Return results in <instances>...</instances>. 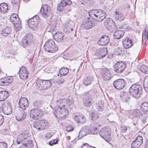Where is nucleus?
I'll return each instance as SVG.
<instances>
[{
    "label": "nucleus",
    "instance_id": "obj_1",
    "mask_svg": "<svg viewBox=\"0 0 148 148\" xmlns=\"http://www.w3.org/2000/svg\"><path fill=\"white\" fill-rule=\"evenodd\" d=\"M89 16L92 18L88 17L86 19L81 25V27L84 29H89L93 28L95 26V21H102L106 16V12L101 10H92L89 12Z\"/></svg>",
    "mask_w": 148,
    "mask_h": 148
},
{
    "label": "nucleus",
    "instance_id": "obj_2",
    "mask_svg": "<svg viewBox=\"0 0 148 148\" xmlns=\"http://www.w3.org/2000/svg\"><path fill=\"white\" fill-rule=\"evenodd\" d=\"M74 103V100L68 99H61L58 101L56 103L57 107L54 111V114L58 119H63L65 118L69 114L68 110L64 108L71 106Z\"/></svg>",
    "mask_w": 148,
    "mask_h": 148
},
{
    "label": "nucleus",
    "instance_id": "obj_3",
    "mask_svg": "<svg viewBox=\"0 0 148 148\" xmlns=\"http://www.w3.org/2000/svg\"><path fill=\"white\" fill-rule=\"evenodd\" d=\"M142 91V87L139 84H134L130 87V94L133 97L136 99L140 97Z\"/></svg>",
    "mask_w": 148,
    "mask_h": 148
},
{
    "label": "nucleus",
    "instance_id": "obj_4",
    "mask_svg": "<svg viewBox=\"0 0 148 148\" xmlns=\"http://www.w3.org/2000/svg\"><path fill=\"white\" fill-rule=\"evenodd\" d=\"M43 48L45 51L51 53H54L58 49L55 42L52 40H49L47 41L44 46Z\"/></svg>",
    "mask_w": 148,
    "mask_h": 148
},
{
    "label": "nucleus",
    "instance_id": "obj_5",
    "mask_svg": "<svg viewBox=\"0 0 148 148\" xmlns=\"http://www.w3.org/2000/svg\"><path fill=\"white\" fill-rule=\"evenodd\" d=\"M43 110L39 108L32 109L29 112V116L31 118L37 120L43 115Z\"/></svg>",
    "mask_w": 148,
    "mask_h": 148
},
{
    "label": "nucleus",
    "instance_id": "obj_6",
    "mask_svg": "<svg viewBox=\"0 0 148 148\" xmlns=\"http://www.w3.org/2000/svg\"><path fill=\"white\" fill-rule=\"evenodd\" d=\"M99 134L107 142L111 140L110 129L106 127H103L99 131Z\"/></svg>",
    "mask_w": 148,
    "mask_h": 148
},
{
    "label": "nucleus",
    "instance_id": "obj_7",
    "mask_svg": "<svg viewBox=\"0 0 148 148\" xmlns=\"http://www.w3.org/2000/svg\"><path fill=\"white\" fill-rule=\"evenodd\" d=\"M39 18L38 15H36L29 19L27 22L29 27L33 30L37 29L36 25L37 23V19Z\"/></svg>",
    "mask_w": 148,
    "mask_h": 148
},
{
    "label": "nucleus",
    "instance_id": "obj_8",
    "mask_svg": "<svg viewBox=\"0 0 148 148\" xmlns=\"http://www.w3.org/2000/svg\"><path fill=\"white\" fill-rule=\"evenodd\" d=\"M108 50L105 47L99 48L97 49L95 53V56H97V59H101L105 57L107 54Z\"/></svg>",
    "mask_w": 148,
    "mask_h": 148
},
{
    "label": "nucleus",
    "instance_id": "obj_9",
    "mask_svg": "<svg viewBox=\"0 0 148 148\" xmlns=\"http://www.w3.org/2000/svg\"><path fill=\"white\" fill-rule=\"evenodd\" d=\"M83 103L84 105L87 107H89L92 105V96L89 92L84 93Z\"/></svg>",
    "mask_w": 148,
    "mask_h": 148
},
{
    "label": "nucleus",
    "instance_id": "obj_10",
    "mask_svg": "<svg viewBox=\"0 0 148 148\" xmlns=\"http://www.w3.org/2000/svg\"><path fill=\"white\" fill-rule=\"evenodd\" d=\"M126 66L125 64L122 62L116 63L114 67L113 70L117 73H121L122 72Z\"/></svg>",
    "mask_w": 148,
    "mask_h": 148
},
{
    "label": "nucleus",
    "instance_id": "obj_11",
    "mask_svg": "<svg viewBox=\"0 0 148 148\" xmlns=\"http://www.w3.org/2000/svg\"><path fill=\"white\" fill-rule=\"evenodd\" d=\"M2 109L3 112L5 114L9 115L12 112V109L9 101H6L3 103Z\"/></svg>",
    "mask_w": 148,
    "mask_h": 148
},
{
    "label": "nucleus",
    "instance_id": "obj_12",
    "mask_svg": "<svg viewBox=\"0 0 148 148\" xmlns=\"http://www.w3.org/2000/svg\"><path fill=\"white\" fill-rule=\"evenodd\" d=\"M101 73L102 77L103 80L105 81L109 80L112 77L111 73L107 68L102 69Z\"/></svg>",
    "mask_w": 148,
    "mask_h": 148
},
{
    "label": "nucleus",
    "instance_id": "obj_13",
    "mask_svg": "<svg viewBox=\"0 0 148 148\" xmlns=\"http://www.w3.org/2000/svg\"><path fill=\"white\" fill-rule=\"evenodd\" d=\"M51 10L50 7L47 5L45 4L42 6L40 10V13L41 15L46 18L49 16Z\"/></svg>",
    "mask_w": 148,
    "mask_h": 148
},
{
    "label": "nucleus",
    "instance_id": "obj_14",
    "mask_svg": "<svg viewBox=\"0 0 148 148\" xmlns=\"http://www.w3.org/2000/svg\"><path fill=\"white\" fill-rule=\"evenodd\" d=\"M125 81L123 79H119L114 81L113 85L114 87L117 89H121L125 86Z\"/></svg>",
    "mask_w": 148,
    "mask_h": 148
},
{
    "label": "nucleus",
    "instance_id": "obj_15",
    "mask_svg": "<svg viewBox=\"0 0 148 148\" xmlns=\"http://www.w3.org/2000/svg\"><path fill=\"white\" fill-rule=\"evenodd\" d=\"M19 74L20 78L22 79H25L27 78L28 76V71L27 68L25 66H22L20 69L18 73Z\"/></svg>",
    "mask_w": 148,
    "mask_h": 148
},
{
    "label": "nucleus",
    "instance_id": "obj_16",
    "mask_svg": "<svg viewBox=\"0 0 148 148\" xmlns=\"http://www.w3.org/2000/svg\"><path fill=\"white\" fill-rule=\"evenodd\" d=\"M72 2L70 0H62L61 2L57 6V10L59 11H62L64 7L67 5H70Z\"/></svg>",
    "mask_w": 148,
    "mask_h": 148
},
{
    "label": "nucleus",
    "instance_id": "obj_17",
    "mask_svg": "<svg viewBox=\"0 0 148 148\" xmlns=\"http://www.w3.org/2000/svg\"><path fill=\"white\" fill-rule=\"evenodd\" d=\"M16 15L13 14L12 15L10 18V21L12 22L14 25L17 24H19V27H18L16 25V29L18 30H20L21 28V22L19 20V18H18V21H17V19L16 17Z\"/></svg>",
    "mask_w": 148,
    "mask_h": 148
},
{
    "label": "nucleus",
    "instance_id": "obj_18",
    "mask_svg": "<svg viewBox=\"0 0 148 148\" xmlns=\"http://www.w3.org/2000/svg\"><path fill=\"white\" fill-rule=\"evenodd\" d=\"M18 105L20 108L25 110L28 106V100L25 97H22L19 99Z\"/></svg>",
    "mask_w": 148,
    "mask_h": 148
},
{
    "label": "nucleus",
    "instance_id": "obj_19",
    "mask_svg": "<svg viewBox=\"0 0 148 148\" xmlns=\"http://www.w3.org/2000/svg\"><path fill=\"white\" fill-rule=\"evenodd\" d=\"M13 81V79L11 77H6L0 79V85L6 86L8 85Z\"/></svg>",
    "mask_w": 148,
    "mask_h": 148
},
{
    "label": "nucleus",
    "instance_id": "obj_20",
    "mask_svg": "<svg viewBox=\"0 0 148 148\" xmlns=\"http://www.w3.org/2000/svg\"><path fill=\"white\" fill-rule=\"evenodd\" d=\"M109 37L106 35H103L98 42L99 45L105 46L109 42Z\"/></svg>",
    "mask_w": 148,
    "mask_h": 148
},
{
    "label": "nucleus",
    "instance_id": "obj_21",
    "mask_svg": "<svg viewBox=\"0 0 148 148\" xmlns=\"http://www.w3.org/2000/svg\"><path fill=\"white\" fill-rule=\"evenodd\" d=\"M89 134V129L88 127L86 126H84L82 127L80 130L78 137L79 139H81L83 137Z\"/></svg>",
    "mask_w": 148,
    "mask_h": 148
},
{
    "label": "nucleus",
    "instance_id": "obj_22",
    "mask_svg": "<svg viewBox=\"0 0 148 148\" xmlns=\"http://www.w3.org/2000/svg\"><path fill=\"white\" fill-rule=\"evenodd\" d=\"M27 136L23 134L22 133L17 136L16 143L17 144L20 145L27 141Z\"/></svg>",
    "mask_w": 148,
    "mask_h": 148
},
{
    "label": "nucleus",
    "instance_id": "obj_23",
    "mask_svg": "<svg viewBox=\"0 0 148 148\" xmlns=\"http://www.w3.org/2000/svg\"><path fill=\"white\" fill-rule=\"evenodd\" d=\"M64 36L63 34L60 32L56 33L53 36L55 40L58 42L62 41Z\"/></svg>",
    "mask_w": 148,
    "mask_h": 148
},
{
    "label": "nucleus",
    "instance_id": "obj_24",
    "mask_svg": "<svg viewBox=\"0 0 148 148\" xmlns=\"http://www.w3.org/2000/svg\"><path fill=\"white\" fill-rule=\"evenodd\" d=\"M74 120L78 123L81 124L84 123L86 121V119L84 117V116L82 114H78L76 115L74 118Z\"/></svg>",
    "mask_w": 148,
    "mask_h": 148
},
{
    "label": "nucleus",
    "instance_id": "obj_25",
    "mask_svg": "<svg viewBox=\"0 0 148 148\" xmlns=\"http://www.w3.org/2000/svg\"><path fill=\"white\" fill-rule=\"evenodd\" d=\"M123 47L126 49V52L129 53V48H130V42L129 38L128 37L124 38L123 41Z\"/></svg>",
    "mask_w": 148,
    "mask_h": 148
},
{
    "label": "nucleus",
    "instance_id": "obj_26",
    "mask_svg": "<svg viewBox=\"0 0 148 148\" xmlns=\"http://www.w3.org/2000/svg\"><path fill=\"white\" fill-rule=\"evenodd\" d=\"M9 92L6 90L0 91V101L5 100L9 96Z\"/></svg>",
    "mask_w": 148,
    "mask_h": 148
},
{
    "label": "nucleus",
    "instance_id": "obj_27",
    "mask_svg": "<svg viewBox=\"0 0 148 148\" xmlns=\"http://www.w3.org/2000/svg\"><path fill=\"white\" fill-rule=\"evenodd\" d=\"M8 10V6L5 3H2L0 4V12L3 13H5Z\"/></svg>",
    "mask_w": 148,
    "mask_h": 148
},
{
    "label": "nucleus",
    "instance_id": "obj_28",
    "mask_svg": "<svg viewBox=\"0 0 148 148\" xmlns=\"http://www.w3.org/2000/svg\"><path fill=\"white\" fill-rule=\"evenodd\" d=\"M144 114H143L140 110L138 109L134 110L132 113V114L134 116L139 119L143 116Z\"/></svg>",
    "mask_w": 148,
    "mask_h": 148
},
{
    "label": "nucleus",
    "instance_id": "obj_29",
    "mask_svg": "<svg viewBox=\"0 0 148 148\" xmlns=\"http://www.w3.org/2000/svg\"><path fill=\"white\" fill-rule=\"evenodd\" d=\"M16 118L18 121H21L24 120L26 118V115L19 111L16 115Z\"/></svg>",
    "mask_w": 148,
    "mask_h": 148
},
{
    "label": "nucleus",
    "instance_id": "obj_30",
    "mask_svg": "<svg viewBox=\"0 0 148 148\" xmlns=\"http://www.w3.org/2000/svg\"><path fill=\"white\" fill-rule=\"evenodd\" d=\"M12 29L10 27H6L3 29L1 34L2 35L6 36L10 33Z\"/></svg>",
    "mask_w": 148,
    "mask_h": 148
},
{
    "label": "nucleus",
    "instance_id": "obj_31",
    "mask_svg": "<svg viewBox=\"0 0 148 148\" xmlns=\"http://www.w3.org/2000/svg\"><path fill=\"white\" fill-rule=\"evenodd\" d=\"M124 34V32L123 31L118 30L115 32L114 35L116 38L119 39L123 36Z\"/></svg>",
    "mask_w": 148,
    "mask_h": 148
},
{
    "label": "nucleus",
    "instance_id": "obj_32",
    "mask_svg": "<svg viewBox=\"0 0 148 148\" xmlns=\"http://www.w3.org/2000/svg\"><path fill=\"white\" fill-rule=\"evenodd\" d=\"M43 81V89H46L49 88L51 86V82L48 80H44Z\"/></svg>",
    "mask_w": 148,
    "mask_h": 148
},
{
    "label": "nucleus",
    "instance_id": "obj_33",
    "mask_svg": "<svg viewBox=\"0 0 148 148\" xmlns=\"http://www.w3.org/2000/svg\"><path fill=\"white\" fill-rule=\"evenodd\" d=\"M93 81V78L89 76L84 79L83 80V84L84 85L87 86L91 84Z\"/></svg>",
    "mask_w": 148,
    "mask_h": 148
},
{
    "label": "nucleus",
    "instance_id": "obj_34",
    "mask_svg": "<svg viewBox=\"0 0 148 148\" xmlns=\"http://www.w3.org/2000/svg\"><path fill=\"white\" fill-rule=\"evenodd\" d=\"M90 116L92 120H95L98 119L100 116V114L98 112L95 111L90 113Z\"/></svg>",
    "mask_w": 148,
    "mask_h": 148
},
{
    "label": "nucleus",
    "instance_id": "obj_35",
    "mask_svg": "<svg viewBox=\"0 0 148 148\" xmlns=\"http://www.w3.org/2000/svg\"><path fill=\"white\" fill-rule=\"evenodd\" d=\"M141 109L145 113L148 111V102H144L143 103L141 106Z\"/></svg>",
    "mask_w": 148,
    "mask_h": 148
},
{
    "label": "nucleus",
    "instance_id": "obj_36",
    "mask_svg": "<svg viewBox=\"0 0 148 148\" xmlns=\"http://www.w3.org/2000/svg\"><path fill=\"white\" fill-rule=\"evenodd\" d=\"M40 121V130L45 129L48 127V123L47 121L45 120Z\"/></svg>",
    "mask_w": 148,
    "mask_h": 148
},
{
    "label": "nucleus",
    "instance_id": "obj_37",
    "mask_svg": "<svg viewBox=\"0 0 148 148\" xmlns=\"http://www.w3.org/2000/svg\"><path fill=\"white\" fill-rule=\"evenodd\" d=\"M56 26L55 22L51 21L47 27V29L49 30L48 32H51L54 31L56 29Z\"/></svg>",
    "mask_w": 148,
    "mask_h": 148
},
{
    "label": "nucleus",
    "instance_id": "obj_38",
    "mask_svg": "<svg viewBox=\"0 0 148 148\" xmlns=\"http://www.w3.org/2000/svg\"><path fill=\"white\" fill-rule=\"evenodd\" d=\"M69 69L66 67H63L59 70V72L60 76H64L69 72Z\"/></svg>",
    "mask_w": 148,
    "mask_h": 148
},
{
    "label": "nucleus",
    "instance_id": "obj_39",
    "mask_svg": "<svg viewBox=\"0 0 148 148\" xmlns=\"http://www.w3.org/2000/svg\"><path fill=\"white\" fill-rule=\"evenodd\" d=\"M43 81L42 80H37L36 82V88L39 90H43Z\"/></svg>",
    "mask_w": 148,
    "mask_h": 148
},
{
    "label": "nucleus",
    "instance_id": "obj_40",
    "mask_svg": "<svg viewBox=\"0 0 148 148\" xmlns=\"http://www.w3.org/2000/svg\"><path fill=\"white\" fill-rule=\"evenodd\" d=\"M113 23V21L110 18H107L104 22V25L106 27L111 26V23Z\"/></svg>",
    "mask_w": 148,
    "mask_h": 148
},
{
    "label": "nucleus",
    "instance_id": "obj_41",
    "mask_svg": "<svg viewBox=\"0 0 148 148\" xmlns=\"http://www.w3.org/2000/svg\"><path fill=\"white\" fill-rule=\"evenodd\" d=\"M99 132L98 129H97V127H91L89 130V134L94 135L97 134Z\"/></svg>",
    "mask_w": 148,
    "mask_h": 148
},
{
    "label": "nucleus",
    "instance_id": "obj_42",
    "mask_svg": "<svg viewBox=\"0 0 148 148\" xmlns=\"http://www.w3.org/2000/svg\"><path fill=\"white\" fill-rule=\"evenodd\" d=\"M140 70L144 73L148 74V68L145 65L143 64L140 66Z\"/></svg>",
    "mask_w": 148,
    "mask_h": 148
},
{
    "label": "nucleus",
    "instance_id": "obj_43",
    "mask_svg": "<svg viewBox=\"0 0 148 148\" xmlns=\"http://www.w3.org/2000/svg\"><path fill=\"white\" fill-rule=\"evenodd\" d=\"M23 38L28 42H30L32 41L33 36L31 33H27L26 34Z\"/></svg>",
    "mask_w": 148,
    "mask_h": 148
},
{
    "label": "nucleus",
    "instance_id": "obj_44",
    "mask_svg": "<svg viewBox=\"0 0 148 148\" xmlns=\"http://www.w3.org/2000/svg\"><path fill=\"white\" fill-rule=\"evenodd\" d=\"M143 86L145 90L148 92V76H147L144 80Z\"/></svg>",
    "mask_w": 148,
    "mask_h": 148
},
{
    "label": "nucleus",
    "instance_id": "obj_45",
    "mask_svg": "<svg viewBox=\"0 0 148 148\" xmlns=\"http://www.w3.org/2000/svg\"><path fill=\"white\" fill-rule=\"evenodd\" d=\"M116 15H115V18L116 19L119 20L120 21L123 20V15L119 12L116 11Z\"/></svg>",
    "mask_w": 148,
    "mask_h": 148
},
{
    "label": "nucleus",
    "instance_id": "obj_46",
    "mask_svg": "<svg viewBox=\"0 0 148 148\" xmlns=\"http://www.w3.org/2000/svg\"><path fill=\"white\" fill-rule=\"evenodd\" d=\"M96 108L97 110L99 111H102L103 108V106L102 102L96 103Z\"/></svg>",
    "mask_w": 148,
    "mask_h": 148
},
{
    "label": "nucleus",
    "instance_id": "obj_47",
    "mask_svg": "<svg viewBox=\"0 0 148 148\" xmlns=\"http://www.w3.org/2000/svg\"><path fill=\"white\" fill-rule=\"evenodd\" d=\"M40 121H36L33 124L34 128L38 129V131L40 130Z\"/></svg>",
    "mask_w": 148,
    "mask_h": 148
},
{
    "label": "nucleus",
    "instance_id": "obj_48",
    "mask_svg": "<svg viewBox=\"0 0 148 148\" xmlns=\"http://www.w3.org/2000/svg\"><path fill=\"white\" fill-rule=\"evenodd\" d=\"M30 43V42H28L26 40L23 38L21 42V44L22 46L25 47L29 44Z\"/></svg>",
    "mask_w": 148,
    "mask_h": 148
},
{
    "label": "nucleus",
    "instance_id": "obj_49",
    "mask_svg": "<svg viewBox=\"0 0 148 148\" xmlns=\"http://www.w3.org/2000/svg\"><path fill=\"white\" fill-rule=\"evenodd\" d=\"M138 69V66L137 65H135V64L133 62L132 63L131 68V72L136 71Z\"/></svg>",
    "mask_w": 148,
    "mask_h": 148
},
{
    "label": "nucleus",
    "instance_id": "obj_50",
    "mask_svg": "<svg viewBox=\"0 0 148 148\" xmlns=\"http://www.w3.org/2000/svg\"><path fill=\"white\" fill-rule=\"evenodd\" d=\"M11 3L13 5H15L16 8H19V2L16 0H12Z\"/></svg>",
    "mask_w": 148,
    "mask_h": 148
},
{
    "label": "nucleus",
    "instance_id": "obj_51",
    "mask_svg": "<svg viewBox=\"0 0 148 148\" xmlns=\"http://www.w3.org/2000/svg\"><path fill=\"white\" fill-rule=\"evenodd\" d=\"M33 105L34 107H40L42 106V104L39 101H36L33 103Z\"/></svg>",
    "mask_w": 148,
    "mask_h": 148
},
{
    "label": "nucleus",
    "instance_id": "obj_52",
    "mask_svg": "<svg viewBox=\"0 0 148 148\" xmlns=\"http://www.w3.org/2000/svg\"><path fill=\"white\" fill-rule=\"evenodd\" d=\"M145 38H143V36L142 37V43H145L147 42V40H148V33L144 34Z\"/></svg>",
    "mask_w": 148,
    "mask_h": 148
},
{
    "label": "nucleus",
    "instance_id": "obj_53",
    "mask_svg": "<svg viewBox=\"0 0 148 148\" xmlns=\"http://www.w3.org/2000/svg\"><path fill=\"white\" fill-rule=\"evenodd\" d=\"M122 53V51L121 50V49L119 48L115 50L114 54L115 55L119 56Z\"/></svg>",
    "mask_w": 148,
    "mask_h": 148
},
{
    "label": "nucleus",
    "instance_id": "obj_54",
    "mask_svg": "<svg viewBox=\"0 0 148 148\" xmlns=\"http://www.w3.org/2000/svg\"><path fill=\"white\" fill-rule=\"evenodd\" d=\"M140 147L137 143H136V142L135 140H134L131 144V147L132 148H138Z\"/></svg>",
    "mask_w": 148,
    "mask_h": 148
},
{
    "label": "nucleus",
    "instance_id": "obj_55",
    "mask_svg": "<svg viewBox=\"0 0 148 148\" xmlns=\"http://www.w3.org/2000/svg\"><path fill=\"white\" fill-rule=\"evenodd\" d=\"M136 141H138L142 144L143 142V139L142 137L141 136H138L136 138Z\"/></svg>",
    "mask_w": 148,
    "mask_h": 148
},
{
    "label": "nucleus",
    "instance_id": "obj_56",
    "mask_svg": "<svg viewBox=\"0 0 148 148\" xmlns=\"http://www.w3.org/2000/svg\"><path fill=\"white\" fill-rule=\"evenodd\" d=\"M137 41V40L135 38L132 39H130V48L135 44Z\"/></svg>",
    "mask_w": 148,
    "mask_h": 148
},
{
    "label": "nucleus",
    "instance_id": "obj_57",
    "mask_svg": "<svg viewBox=\"0 0 148 148\" xmlns=\"http://www.w3.org/2000/svg\"><path fill=\"white\" fill-rule=\"evenodd\" d=\"M7 144L5 142H0V148H7Z\"/></svg>",
    "mask_w": 148,
    "mask_h": 148
},
{
    "label": "nucleus",
    "instance_id": "obj_58",
    "mask_svg": "<svg viewBox=\"0 0 148 148\" xmlns=\"http://www.w3.org/2000/svg\"><path fill=\"white\" fill-rule=\"evenodd\" d=\"M147 118L146 114H144V115L140 118L141 119V122L144 124L146 123Z\"/></svg>",
    "mask_w": 148,
    "mask_h": 148
},
{
    "label": "nucleus",
    "instance_id": "obj_59",
    "mask_svg": "<svg viewBox=\"0 0 148 148\" xmlns=\"http://www.w3.org/2000/svg\"><path fill=\"white\" fill-rule=\"evenodd\" d=\"M82 148H96L95 147L90 146L87 143H85L82 145Z\"/></svg>",
    "mask_w": 148,
    "mask_h": 148
},
{
    "label": "nucleus",
    "instance_id": "obj_60",
    "mask_svg": "<svg viewBox=\"0 0 148 148\" xmlns=\"http://www.w3.org/2000/svg\"><path fill=\"white\" fill-rule=\"evenodd\" d=\"M58 142V140L55 139L50 141L49 143L50 145L52 146L54 144H56Z\"/></svg>",
    "mask_w": 148,
    "mask_h": 148
},
{
    "label": "nucleus",
    "instance_id": "obj_61",
    "mask_svg": "<svg viewBox=\"0 0 148 148\" xmlns=\"http://www.w3.org/2000/svg\"><path fill=\"white\" fill-rule=\"evenodd\" d=\"M22 145H20L18 148H27V146H29V143H23L21 144Z\"/></svg>",
    "mask_w": 148,
    "mask_h": 148
},
{
    "label": "nucleus",
    "instance_id": "obj_62",
    "mask_svg": "<svg viewBox=\"0 0 148 148\" xmlns=\"http://www.w3.org/2000/svg\"><path fill=\"white\" fill-rule=\"evenodd\" d=\"M73 128L71 125H68L66 127V130L68 132L73 131Z\"/></svg>",
    "mask_w": 148,
    "mask_h": 148
},
{
    "label": "nucleus",
    "instance_id": "obj_63",
    "mask_svg": "<svg viewBox=\"0 0 148 148\" xmlns=\"http://www.w3.org/2000/svg\"><path fill=\"white\" fill-rule=\"evenodd\" d=\"M65 81V79L64 78H62L57 81V83L59 84L63 83Z\"/></svg>",
    "mask_w": 148,
    "mask_h": 148
},
{
    "label": "nucleus",
    "instance_id": "obj_64",
    "mask_svg": "<svg viewBox=\"0 0 148 148\" xmlns=\"http://www.w3.org/2000/svg\"><path fill=\"white\" fill-rule=\"evenodd\" d=\"M121 131L122 132L124 133L127 130V128L125 126H122L121 127Z\"/></svg>",
    "mask_w": 148,
    "mask_h": 148
}]
</instances>
